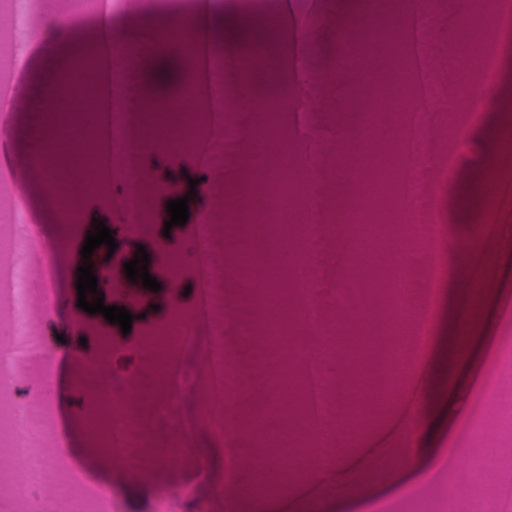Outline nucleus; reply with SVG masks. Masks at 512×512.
<instances>
[{
  "instance_id": "nucleus-8",
  "label": "nucleus",
  "mask_w": 512,
  "mask_h": 512,
  "mask_svg": "<svg viewBox=\"0 0 512 512\" xmlns=\"http://www.w3.org/2000/svg\"><path fill=\"white\" fill-rule=\"evenodd\" d=\"M50 331L57 345L66 347L72 344V337L67 333L66 328L60 329L54 323H50Z\"/></svg>"
},
{
  "instance_id": "nucleus-11",
  "label": "nucleus",
  "mask_w": 512,
  "mask_h": 512,
  "mask_svg": "<svg viewBox=\"0 0 512 512\" xmlns=\"http://www.w3.org/2000/svg\"><path fill=\"white\" fill-rule=\"evenodd\" d=\"M77 345L80 349L88 350L89 349V339L88 336L84 333H81L77 340Z\"/></svg>"
},
{
  "instance_id": "nucleus-2",
  "label": "nucleus",
  "mask_w": 512,
  "mask_h": 512,
  "mask_svg": "<svg viewBox=\"0 0 512 512\" xmlns=\"http://www.w3.org/2000/svg\"><path fill=\"white\" fill-rule=\"evenodd\" d=\"M117 235L118 230L110 224L109 218L94 208L91 224L78 250L79 262L74 272L75 306L89 316H102L108 325L119 332L122 339L128 340L133 333L135 321L145 322L150 316L163 312L164 304L160 295L166 286L150 271L153 257L148 245L133 242L132 259H126L122 264L123 276L130 285L153 294L155 299L138 313L120 303L106 304L98 264H108L117 253L120 248Z\"/></svg>"
},
{
  "instance_id": "nucleus-3",
  "label": "nucleus",
  "mask_w": 512,
  "mask_h": 512,
  "mask_svg": "<svg viewBox=\"0 0 512 512\" xmlns=\"http://www.w3.org/2000/svg\"><path fill=\"white\" fill-rule=\"evenodd\" d=\"M59 403L71 453L97 478L114 482L133 511L148 504L147 481L140 471L126 467L112 454L99 437L82 422L83 399L64 358L59 372Z\"/></svg>"
},
{
  "instance_id": "nucleus-6",
  "label": "nucleus",
  "mask_w": 512,
  "mask_h": 512,
  "mask_svg": "<svg viewBox=\"0 0 512 512\" xmlns=\"http://www.w3.org/2000/svg\"><path fill=\"white\" fill-rule=\"evenodd\" d=\"M180 72L176 63L171 59H164L153 70L154 80L158 85L168 88L179 79Z\"/></svg>"
},
{
  "instance_id": "nucleus-9",
  "label": "nucleus",
  "mask_w": 512,
  "mask_h": 512,
  "mask_svg": "<svg viewBox=\"0 0 512 512\" xmlns=\"http://www.w3.org/2000/svg\"><path fill=\"white\" fill-rule=\"evenodd\" d=\"M68 285V274L66 271L62 272L61 275V286L63 290V296L60 299V304L58 306V315L61 318V321L64 323L65 321V312L69 307L70 300L68 296L65 295L66 289Z\"/></svg>"
},
{
  "instance_id": "nucleus-12",
  "label": "nucleus",
  "mask_w": 512,
  "mask_h": 512,
  "mask_svg": "<svg viewBox=\"0 0 512 512\" xmlns=\"http://www.w3.org/2000/svg\"><path fill=\"white\" fill-rule=\"evenodd\" d=\"M132 362L130 358H123L120 360L119 365L121 368H127Z\"/></svg>"
},
{
  "instance_id": "nucleus-4",
  "label": "nucleus",
  "mask_w": 512,
  "mask_h": 512,
  "mask_svg": "<svg viewBox=\"0 0 512 512\" xmlns=\"http://www.w3.org/2000/svg\"><path fill=\"white\" fill-rule=\"evenodd\" d=\"M165 178L172 182H176L180 178L188 185V191L185 195L168 199L165 204L166 217L163 220L161 236L172 242L174 240L173 227H185L189 222L190 206H201L203 204L204 200L198 187L205 183L208 177L206 175L195 177L187 166L181 165L178 175L167 169Z\"/></svg>"
},
{
  "instance_id": "nucleus-13",
  "label": "nucleus",
  "mask_w": 512,
  "mask_h": 512,
  "mask_svg": "<svg viewBox=\"0 0 512 512\" xmlns=\"http://www.w3.org/2000/svg\"><path fill=\"white\" fill-rule=\"evenodd\" d=\"M29 393V390L27 388H17L16 394L18 396H26Z\"/></svg>"
},
{
  "instance_id": "nucleus-1",
  "label": "nucleus",
  "mask_w": 512,
  "mask_h": 512,
  "mask_svg": "<svg viewBox=\"0 0 512 512\" xmlns=\"http://www.w3.org/2000/svg\"><path fill=\"white\" fill-rule=\"evenodd\" d=\"M60 35V28L51 27L27 60L5 122V156L11 173L29 194L37 221L55 250L69 244L75 233L61 180L47 155L88 61L87 52L68 47Z\"/></svg>"
},
{
  "instance_id": "nucleus-5",
  "label": "nucleus",
  "mask_w": 512,
  "mask_h": 512,
  "mask_svg": "<svg viewBox=\"0 0 512 512\" xmlns=\"http://www.w3.org/2000/svg\"><path fill=\"white\" fill-rule=\"evenodd\" d=\"M199 450L207 458L210 470L207 475V482L199 491L197 498L189 504V509H196L201 506L204 501L216 502L218 499V492L216 490L217 478V451L209 436L206 433H201L198 443Z\"/></svg>"
},
{
  "instance_id": "nucleus-14",
  "label": "nucleus",
  "mask_w": 512,
  "mask_h": 512,
  "mask_svg": "<svg viewBox=\"0 0 512 512\" xmlns=\"http://www.w3.org/2000/svg\"><path fill=\"white\" fill-rule=\"evenodd\" d=\"M198 472H199V470H198V468H196L195 473H193V474H190V473H189V474L187 475V477H188V478H192V477H194V475H196Z\"/></svg>"
},
{
  "instance_id": "nucleus-10",
  "label": "nucleus",
  "mask_w": 512,
  "mask_h": 512,
  "mask_svg": "<svg viewBox=\"0 0 512 512\" xmlns=\"http://www.w3.org/2000/svg\"><path fill=\"white\" fill-rule=\"evenodd\" d=\"M194 286L191 282H186L180 291V297L183 300L189 299L193 294Z\"/></svg>"
},
{
  "instance_id": "nucleus-7",
  "label": "nucleus",
  "mask_w": 512,
  "mask_h": 512,
  "mask_svg": "<svg viewBox=\"0 0 512 512\" xmlns=\"http://www.w3.org/2000/svg\"><path fill=\"white\" fill-rule=\"evenodd\" d=\"M305 507L299 501H292L280 507L250 506L241 512H304Z\"/></svg>"
}]
</instances>
